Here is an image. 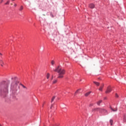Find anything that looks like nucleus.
I'll use <instances>...</instances> for the list:
<instances>
[{"label":"nucleus","mask_w":126,"mask_h":126,"mask_svg":"<svg viewBox=\"0 0 126 126\" xmlns=\"http://www.w3.org/2000/svg\"><path fill=\"white\" fill-rule=\"evenodd\" d=\"M8 83L5 81H3L1 85L0 86V95L8 92Z\"/></svg>","instance_id":"nucleus-1"},{"label":"nucleus","mask_w":126,"mask_h":126,"mask_svg":"<svg viewBox=\"0 0 126 126\" xmlns=\"http://www.w3.org/2000/svg\"><path fill=\"white\" fill-rule=\"evenodd\" d=\"M54 71H55L56 72H58L59 73L58 78H63V75H64L65 73V69L60 68V66H58L54 70Z\"/></svg>","instance_id":"nucleus-2"},{"label":"nucleus","mask_w":126,"mask_h":126,"mask_svg":"<svg viewBox=\"0 0 126 126\" xmlns=\"http://www.w3.org/2000/svg\"><path fill=\"white\" fill-rule=\"evenodd\" d=\"M92 112H99V113H106L107 110L104 108H95L92 109Z\"/></svg>","instance_id":"nucleus-3"},{"label":"nucleus","mask_w":126,"mask_h":126,"mask_svg":"<svg viewBox=\"0 0 126 126\" xmlns=\"http://www.w3.org/2000/svg\"><path fill=\"white\" fill-rule=\"evenodd\" d=\"M112 92V87L111 86H108L107 88L106 91H105L106 94H108V93H110Z\"/></svg>","instance_id":"nucleus-4"},{"label":"nucleus","mask_w":126,"mask_h":126,"mask_svg":"<svg viewBox=\"0 0 126 126\" xmlns=\"http://www.w3.org/2000/svg\"><path fill=\"white\" fill-rule=\"evenodd\" d=\"M89 6L90 8H94V7H95V5L93 3H91L89 5Z\"/></svg>","instance_id":"nucleus-5"},{"label":"nucleus","mask_w":126,"mask_h":126,"mask_svg":"<svg viewBox=\"0 0 126 126\" xmlns=\"http://www.w3.org/2000/svg\"><path fill=\"white\" fill-rule=\"evenodd\" d=\"M103 87H104V84H102V86H100L99 89V91H102Z\"/></svg>","instance_id":"nucleus-6"},{"label":"nucleus","mask_w":126,"mask_h":126,"mask_svg":"<svg viewBox=\"0 0 126 126\" xmlns=\"http://www.w3.org/2000/svg\"><path fill=\"white\" fill-rule=\"evenodd\" d=\"M93 82L94 84H95V85H96V86H99V85H100V83L99 82H97L95 81H94Z\"/></svg>","instance_id":"nucleus-7"},{"label":"nucleus","mask_w":126,"mask_h":126,"mask_svg":"<svg viewBox=\"0 0 126 126\" xmlns=\"http://www.w3.org/2000/svg\"><path fill=\"white\" fill-rule=\"evenodd\" d=\"M111 110H112V111H113V112H117V111H118V108H115L114 109V108L111 107Z\"/></svg>","instance_id":"nucleus-8"},{"label":"nucleus","mask_w":126,"mask_h":126,"mask_svg":"<svg viewBox=\"0 0 126 126\" xmlns=\"http://www.w3.org/2000/svg\"><path fill=\"white\" fill-rule=\"evenodd\" d=\"M91 93V92H88L86 94H85V96H86V97H87V96H89V95H90Z\"/></svg>","instance_id":"nucleus-9"},{"label":"nucleus","mask_w":126,"mask_h":126,"mask_svg":"<svg viewBox=\"0 0 126 126\" xmlns=\"http://www.w3.org/2000/svg\"><path fill=\"white\" fill-rule=\"evenodd\" d=\"M80 90H81V89H79L78 90H77L76 92L75 93V95H76V94L79 93V91H80Z\"/></svg>","instance_id":"nucleus-10"},{"label":"nucleus","mask_w":126,"mask_h":126,"mask_svg":"<svg viewBox=\"0 0 126 126\" xmlns=\"http://www.w3.org/2000/svg\"><path fill=\"white\" fill-rule=\"evenodd\" d=\"M123 122H124V123H126V115H124V116Z\"/></svg>","instance_id":"nucleus-11"},{"label":"nucleus","mask_w":126,"mask_h":126,"mask_svg":"<svg viewBox=\"0 0 126 126\" xmlns=\"http://www.w3.org/2000/svg\"><path fill=\"white\" fill-rule=\"evenodd\" d=\"M57 82H58V80L55 79L53 81V84H56V83H57Z\"/></svg>","instance_id":"nucleus-12"},{"label":"nucleus","mask_w":126,"mask_h":126,"mask_svg":"<svg viewBox=\"0 0 126 126\" xmlns=\"http://www.w3.org/2000/svg\"><path fill=\"white\" fill-rule=\"evenodd\" d=\"M55 99H56V96H54L51 99V103H53V102H54V100H55Z\"/></svg>","instance_id":"nucleus-13"},{"label":"nucleus","mask_w":126,"mask_h":126,"mask_svg":"<svg viewBox=\"0 0 126 126\" xmlns=\"http://www.w3.org/2000/svg\"><path fill=\"white\" fill-rule=\"evenodd\" d=\"M102 102V100H100L99 101H98L97 102V104L98 106H100V104H101V103Z\"/></svg>","instance_id":"nucleus-14"},{"label":"nucleus","mask_w":126,"mask_h":126,"mask_svg":"<svg viewBox=\"0 0 126 126\" xmlns=\"http://www.w3.org/2000/svg\"><path fill=\"white\" fill-rule=\"evenodd\" d=\"M51 63L52 65H54L55 64V61L52 60Z\"/></svg>","instance_id":"nucleus-15"},{"label":"nucleus","mask_w":126,"mask_h":126,"mask_svg":"<svg viewBox=\"0 0 126 126\" xmlns=\"http://www.w3.org/2000/svg\"><path fill=\"white\" fill-rule=\"evenodd\" d=\"M46 77L47 79H49V78H50V73H48L47 74Z\"/></svg>","instance_id":"nucleus-16"},{"label":"nucleus","mask_w":126,"mask_h":126,"mask_svg":"<svg viewBox=\"0 0 126 126\" xmlns=\"http://www.w3.org/2000/svg\"><path fill=\"white\" fill-rule=\"evenodd\" d=\"M19 10L20 11H22V10H23V6H21V7H20Z\"/></svg>","instance_id":"nucleus-17"},{"label":"nucleus","mask_w":126,"mask_h":126,"mask_svg":"<svg viewBox=\"0 0 126 126\" xmlns=\"http://www.w3.org/2000/svg\"><path fill=\"white\" fill-rule=\"evenodd\" d=\"M110 123L111 126H113V120H110Z\"/></svg>","instance_id":"nucleus-18"},{"label":"nucleus","mask_w":126,"mask_h":126,"mask_svg":"<svg viewBox=\"0 0 126 126\" xmlns=\"http://www.w3.org/2000/svg\"><path fill=\"white\" fill-rule=\"evenodd\" d=\"M115 97L116 98H119V95L118 94H116Z\"/></svg>","instance_id":"nucleus-19"},{"label":"nucleus","mask_w":126,"mask_h":126,"mask_svg":"<svg viewBox=\"0 0 126 126\" xmlns=\"http://www.w3.org/2000/svg\"><path fill=\"white\" fill-rule=\"evenodd\" d=\"M94 104L93 103H91L90 104V107H92V106H94Z\"/></svg>","instance_id":"nucleus-20"},{"label":"nucleus","mask_w":126,"mask_h":126,"mask_svg":"<svg viewBox=\"0 0 126 126\" xmlns=\"http://www.w3.org/2000/svg\"><path fill=\"white\" fill-rule=\"evenodd\" d=\"M0 62H1V63H3V64H4V63H3V61L1 60H0Z\"/></svg>","instance_id":"nucleus-21"},{"label":"nucleus","mask_w":126,"mask_h":126,"mask_svg":"<svg viewBox=\"0 0 126 126\" xmlns=\"http://www.w3.org/2000/svg\"><path fill=\"white\" fill-rule=\"evenodd\" d=\"M53 106H54V104H51V107H50V109H52V108H53Z\"/></svg>","instance_id":"nucleus-22"},{"label":"nucleus","mask_w":126,"mask_h":126,"mask_svg":"<svg viewBox=\"0 0 126 126\" xmlns=\"http://www.w3.org/2000/svg\"><path fill=\"white\" fill-rule=\"evenodd\" d=\"M22 86L23 87V88H26V87L23 85H22Z\"/></svg>","instance_id":"nucleus-23"},{"label":"nucleus","mask_w":126,"mask_h":126,"mask_svg":"<svg viewBox=\"0 0 126 126\" xmlns=\"http://www.w3.org/2000/svg\"><path fill=\"white\" fill-rule=\"evenodd\" d=\"M6 4H9V1H8L6 3Z\"/></svg>","instance_id":"nucleus-24"},{"label":"nucleus","mask_w":126,"mask_h":126,"mask_svg":"<svg viewBox=\"0 0 126 126\" xmlns=\"http://www.w3.org/2000/svg\"><path fill=\"white\" fill-rule=\"evenodd\" d=\"M17 84H18V82L15 83V86H17Z\"/></svg>","instance_id":"nucleus-25"},{"label":"nucleus","mask_w":126,"mask_h":126,"mask_svg":"<svg viewBox=\"0 0 126 126\" xmlns=\"http://www.w3.org/2000/svg\"><path fill=\"white\" fill-rule=\"evenodd\" d=\"M14 6H17V4H14Z\"/></svg>","instance_id":"nucleus-26"},{"label":"nucleus","mask_w":126,"mask_h":126,"mask_svg":"<svg viewBox=\"0 0 126 126\" xmlns=\"http://www.w3.org/2000/svg\"><path fill=\"white\" fill-rule=\"evenodd\" d=\"M1 66H3V65L2 64H0Z\"/></svg>","instance_id":"nucleus-27"},{"label":"nucleus","mask_w":126,"mask_h":126,"mask_svg":"<svg viewBox=\"0 0 126 126\" xmlns=\"http://www.w3.org/2000/svg\"><path fill=\"white\" fill-rule=\"evenodd\" d=\"M0 63H2V64H3V63H1V62L0 61Z\"/></svg>","instance_id":"nucleus-28"},{"label":"nucleus","mask_w":126,"mask_h":126,"mask_svg":"<svg viewBox=\"0 0 126 126\" xmlns=\"http://www.w3.org/2000/svg\"><path fill=\"white\" fill-rule=\"evenodd\" d=\"M0 56H2V54L0 53Z\"/></svg>","instance_id":"nucleus-29"},{"label":"nucleus","mask_w":126,"mask_h":126,"mask_svg":"<svg viewBox=\"0 0 126 126\" xmlns=\"http://www.w3.org/2000/svg\"><path fill=\"white\" fill-rule=\"evenodd\" d=\"M53 77H54V76H52V80L53 79Z\"/></svg>","instance_id":"nucleus-30"},{"label":"nucleus","mask_w":126,"mask_h":126,"mask_svg":"<svg viewBox=\"0 0 126 126\" xmlns=\"http://www.w3.org/2000/svg\"><path fill=\"white\" fill-rule=\"evenodd\" d=\"M107 99V98H106V97H105V98H104V99Z\"/></svg>","instance_id":"nucleus-31"},{"label":"nucleus","mask_w":126,"mask_h":126,"mask_svg":"<svg viewBox=\"0 0 126 126\" xmlns=\"http://www.w3.org/2000/svg\"><path fill=\"white\" fill-rule=\"evenodd\" d=\"M13 85V84H12V85H11V86H12Z\"/></svg>","instance_id":"nucleus-32"},{"label":"nucleus","mask_w":126,"mask_h":126,"mask_svg":"<svg viewBox=\"0 0 126 126\" xmlns=\"http://www.w3.org/2000/svg\"><path fill=\"white\" fill-rule=\"evenodd\" d=\"M11 5H12V3H11Z\"/></svg>","instance_id":"nucleus-33"},{"label":"nucleus","mask_w":126,"mask_h":126,"mask_svg":"<svg viewBox=\"0 0 126 126\" xmlns=\"http://www.w3.org/2000/svg\"><path fill=\"white\" fill-rule=\"evenodd\" d=\"M12 79H13V78H12Z\"/></svg>","instance_id":"nucleus-34"},{"label":"nucleus","mask_w":126,"mask_h":126,"mask_svg":"<svg viewBox=\"0 0 126 126\" xmlns=\"http://www.w3.org/2000/svg\"><path fill=\"white\" fill-rule=\"evenodd\" d=\"M0 126H1L0 124Z\"/></svg>","instance_id":"nucleus-35"}]
</instances>
